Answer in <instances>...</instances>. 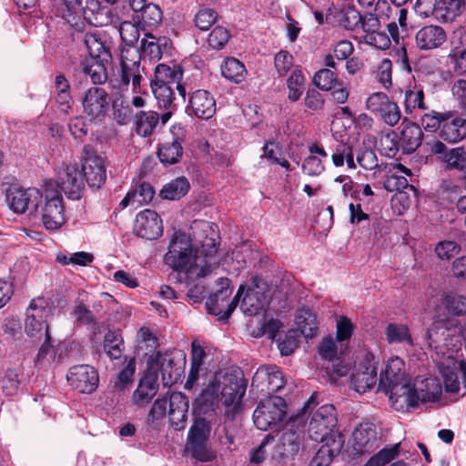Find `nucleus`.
Returning <instances> with one entry per match:
<instances>
[{"mask_svg": "<svg viewBox=\"0 0 466 466\" xmlns=\"http://www.w3.org/2000/svg\"><path fill=\"white\" fill-rule=\"evenodd\" d=\"M453 323L451 320L438 319L433 321L426 332V340L430 348H438L441 339L450 336L451 327Z\"/></svg>", "mask_w": 466, "mask_h": 466, "instance_id": "obj_37", "label": "nucleus"}, {"mask_svg": "<svg viewBox=\"0 0 466 466\" xmlns=\"http://www.w3.org/2000/svg\"><path fill=\"white\" fill-rule=\"evenodd\" d=\"M218 391L219 385L208 384L195 400L193 403L194 413L200 417L213 412L218 407Z\"/></svg>", "mask_w": 466, "mask_h": 466, "instance_id": "obj_27", "label": "nucleus"}, {"mask_svg": "<svg viewBox=\"0 0 466 466\" xmlns=\"http://www.w3.org/2000/svg\"><path fill=\"white\" fill-rule=\"evenodd\" d=\"M404 366L402 359L391 357L380 373L379 383V390L389 395L392 407L399 411H407V404L414 401L411 395H409L411 383Z\"/></svg>", "mask_w": 466, "mask_h": 466, "instance_id": "obj_2", "label": "nucleus"}, {"mask_svg": "<svg viewBox=\"0 0 466 466\" xmlns=\"http://www.w3.org/2000/svg\"><path fill=\"white\" fill-rule=\"evenodd\" d=\"M245 392L246 384L243 379L227 375L224 377L221 389L219 388L218 400L225 407L236 410L240 406Z\"/></svg>", "mask_w": 466, "mask_h": 466, "instance_id": "obj_12", "label": "nucleus"}, {"mask_svg": "<svg viewBox=\"0 0 466 466\" xmlns=\"http://www.w3.org/2000/svg\"><path fill=\"white\" fill-rule=\"evenodd\" d=\"M230 34L228 30L223 26H216L209 34L208 44L213 49H222L228 42Z\"/></svg>", "mask_w": 466, "mask_h": 466, "instance_id": "obj_62", "label": "nucleus"}, {"mask_svg": "<svg viewBox=\"0 0 466 466\" xmlns=\"http://www.w3.org/2000/svg\"><path fill=\"white\" fill-rule=\"evenodd\" d=\"M82 164V174L90 187L99 188L106 178L105 159L94 152H86Z\"/></svg>", "mask_w": 466, "mask_h": 466, "instance_id": "obj_16", "label": "nucleus"}, {"mask_svg": "<svg viewBox=\"0 0 466 466\" xmlns=\"http://www.w3.org/2000/svg\"><path fill=\"white\" fill-rule=\"evenodd\" d=\"M52 308L45 298L34 299L26 309L25 331L34 340L40 341L43 338L51 339L48 321L52 316Z\"/></svg>", "mask_w": 466, "mask_h": 466, "instance_id": "obj_3", "label": "nucleus"}, {"mask_svg": "<svg viewBox=\"0 0 466 466\" xmlns=\"http://www.w3.org/2000/svg\"><path fill=\"white\" fill-rule=\"evenodd\" d=\"M221 74L225 78L238 84L245 79L247 70L238 59L228 57L221 65Z\"/></svg>", "mask_w": 466, "mask_h": 466, "instance_id": "obj_39", "label": "nucleus"}, {"mask_svg": "<svg viewBox=\"0 0 466 466\" xmlns=\"http://www.w3.org/2000/svg\"><path fill=\"white\" fill-rule=\"evenodd\" d=\"M139 12L142 23L149 27H157L163 20L162 10L156 4H147Z\"/></svg>", "mask_w": 466, "mask_h": 466, "instance_id": "obj_53", "label": "nucleus"}, {"mask_svg": "<svg viewBox=\"0 0 466 466\" xmlns=\"http://www.w3.org/2000/svg\"><path fill=\"white\" fill-rule=\"evenodd\" d=\"M150 86L155 96V98L157 101L158 106L165 109L172 108L173 101L175 99V87L153 82L150 83Z\"/></svg>", "mask_w": 466, "mask_h": 466, "instance_id": "obj_46", "label": "nucleus"}, {"mask_svg": "<svg viewBox=\"0 0 466 466\" xmlns=\"http://www.w3.org/2000/svg\"><path fill=\"white\" fill-rule=\"evenodd\" d=\"M118 33L122 42L127 46H131L136 44L140 36L139 28L130 21H124L118 26Z\"/></svg>", "mask_w": 466, "mask_h": 466, "instance_id": "obj_56", "label": "nucleus"}, {"mask_svg": "<svg viewBox=\"0 0 466 466\" xmlns=\"http://www.w3.org/2000/svg\"><path fill=\"white\" fill-rule=\"evenodd\" d=\"M82 105L84 112L91 119H101L107 111L108 95L101 87H90L85 92Z\"/></svg>", "mask_w": 466, "mask_h": 466, "instance_id": "obj_17", "label": "nucleus"}, {"mask_svg": "<svg viewBox=\"0 0 466 466\" xmlns=\"http://www.w3.org/2000/svg\"><path fill=\"white\" fill-rule=\"evenodd\" d=\"M113 117L118 125H127L133 117L130 102L124 97H116L113 101Z\"/></svg>", "mask_w": 466, "mask_h": 466, "instance_id": "obj_44", "label": "nucleus"}, {"mask_svg": "<svg viewBox=\"0 0 466 466\" xmlns=\"http://www.w3.org/2000/svg\"><path fill=\"white\" fill-rule=\"evenodd\" d=\"M186 450L194 459L202 462L211 461L215 458L208 441H187Z\"/></svg>", "mask_w": 466, "mask_h": 466, "instance_id": "obj_47", "label": "nucleus"}, {"mask_svg": "<svg viewBox=\"0 0 466 466\" xmlns=\"http://www.w3.org/2000/svg\"><path fill=\"white\" fill-rule=\"evenodd\" d=\"M337 415L335 407L326 404L319 407L312 415L309 424V435L317 442L333 443V440H342L341 435L335 431Z\"/></svg>", "mask_w": 466, "mask_h": 466, "instance_id": "obj_5", "label": "nucleus"}, {"mask_svg": "<svg viewBox=\"0 0 466 466\" xmlns=\"http://www.w3.org/2000/svg\"><path fill=\"white\" fill-rule=\"evenodd\" d=\"M104 350L111 360H118L123 353V339L119 330H108L104 336Z\"/></svg>", "mask_w": 466, "mask_h": 466, "instance_id": "obj_42", "label": "nucleus"}, {"mask_svg": "<svg viewBox=\"0 0 466 466\" xmlns=\"http://www.w3.org/2000/svg\"><path fill=\"white\" fill-rule=\"evenodd\" d=\"M274 66L279 76H286L293 66L292 55L286 50H280L275 55Z\"/></svg>", "mask_w": 466, "mask_h": 466, "instance_id": "obj_64", "label": "nucleus"}, {"mask_svg": "<svg viewBox=\"0 0 466 466\" xmlns=\"http://www.w3.org/2000/svg\"><path fill=\"white\" fill-rule=\"evenodd\" d=\"M5 198L8 207L15 213L24 214L29 211L34 214L37 201L42 198V192L35 187L23 188L14 186L6 189Z\"/></svg>", "mask_w": 466, "mask_h": 466, "instance_id": "obj_7", "label": "nucleus"}, {"mask_svg": "<svg viewBox=\"0 0 466 466\" xmlns=\"http://www.w3.org/2000/svg\"><path fill=\"white\" fill-rule=\"evenodd\" d=\"M383 171L390 174L383 183V187L387 191H401L409 187V182L405 176H411V171L402 164L385 163Z\"/></svg>", "mask_w": 466, "mask_h": 466, "instance_id": "obj_25", "label": "nucleus"}, {"mask_svg": "<svg viewBox=\"0 0 466 466\" xmlns=\"http://www.w3.org/2000/svg\"><path fill=\"white\" fill-rule=\"evenodd\" d=\"M353 449L358 454L370 453L380 445L377 428L373 423H360L352 433Z\"/></svg>", "mask_w": 466, "mask_h": 466, "instance_id": "obj_15", "label": "nucleus"}, {"mask_svg": "<svg viewBox=\"0 0 466 466\" xmlns=\"http://www.w3.org/2000/svg\"><path fill=\"white\" fill-rule=\"evenodd\" d=\"M356 160L358 164L367 170L378 168L383 170L385 163L379 164L375 152L366 147L359 148L356 153Z\"/></svg>", "mask_w": 466, "mask_h": 466, "instance_id": "obj_49", "label": "nucleus"}, {"mask_svg": "<svg viewBox=\"0 0 466 466\" xmlns=\"http://www.w3.org/2000/svg\"><path fill=\"white\" fill-rule=\"evenodd\" d=\"M190 109L198 118L209 119L216 112V102L214 97L206 90H197L191 95Z\"/></svg>", "mask_w": 466, "mask_h": 466, "instance_id": "obj_26", "label": "nucleus"}, {"mask_svg": "<svg viewBox=\"0 0 466 466\" xmlns=\"http://www.w3.org/2000/svg\"><path fill=\"white\" fill-rule=\"evenodd\" d=\"M367 108L390 127L396 126L401 116L397 103L391 101L383 92L371 94L366 101Z\"/></svg>", "mask_w": 466, "mask_h": 466, "instance_id": "obj_9", "label": "nucleus"}, {"mask_svg": "<svg viewBox=\"0 0 466 466\" xmlns=\"http://www.w3.org/2000/svg\"><path fill=\"white\" fill-rule=\"evenodd\" d=\"M305 77L299 69H294L287 80L288 97L290 101H298L302 94Z\"/></svg>", "mask_w": 466, "mask_h": 466, "instance_id": "obj_52", "label": "nucleus"}, {"mask_svg": "<svg viewBox=\"0 0 466 466\" xmlns=\"http://www.w3.org/2000/svg\"><path fill=\"white\" fill-rule=\"evenodd\" d=\"M446 40L445 31L439 25H426L416 33V44L420 49H434Z\"/></svg>", "mask_w": 466, "mask_h": 466, "instance_id": "obj_28", "label": "nucleus"}, {"mask_svg": "<svg viewBox=\"0 0 466 466\" xmlns=\"http://www.w3.org/2000/svg\"><path fill=\"white\" fill-rule=\"evenodd\" d=\"M134 231L142 238L156 239L162 235V221L156 211L142 210L136 216Z\"/></svg>", "mask_w": 466, "mask_h": 466, "instance_id": "obj_13", "label": "nucleus"}, {"mask_svg": "<svg viewBox=\"0 0 466 466\" xmlns=\"http://www.w3.org/2000/svg\"><path fill=\"white\" fill-rule=\"evenodd\" d=\"M158 387L157 375L151 372L147 373L140 379L137 388L133 392V403L138 407H145L156 396Z\"/></svg>", "mask_w": 466, "mask_h": 466, "instance_id": "obj_24", "label": "nucleus"}, {"mask_svg": "<svg viewBox=\"0 0 466 466\" xmlns=\"http://www.w3.org/2000/svg\"><path fill=\"white\" fill-rule=\"evenodd\" d=\"M143 57L140 48L131 46L123 47L121 51V82L127 86L132 81L134 89L140 87L142 68L140 61Z\"/></svg>", "mask_w": 466, "mask_h": 466, "instance_id": "obj_8", "label": "nucleus"}, {"mask_svg": "<svg viewBox=\"0 0 466 466\" xmlns=\"http://www.w3.org/2000/svg\"><path fill=\"white\" fill-rule=\"evenodd\" d=\"M171 47L172 42L169 38L157 37L152 34H145L140 45L143 57L153 61H158L164 55L169 54Z\"/></svg>", "mask_w": 466, "mask_h": 466, "instance_id": "obj_22", "label": "nucleus"}, {"mask_svg": "<svg viewBox=\"0 0 466 466\" xmlns=\"http://www.w3.org/2000/svg\"><path fill=\"white\" fill-rule=\"evenodd\" d=\"M342 440H333V443H325L313 457L310 466H329L333 458L342 447Z\"/></svg>", "mask_w": 466, "mask_h": 466, "instance_id": "obj_38", "label": "nucleus"}, {"mask_svg": "<svg viewBox=\"0 0 466 466\" xmlns=\"http://www.w3.org/2000/svg\"><path fill=\"white\" fill-rule=\"evenodd\" d=\"M431 152L445 164L446 170H466V151L462 147L448 148L441 141L428 143Z\"/></svg>", "mask_w": 466, "mask_h": 466, "instance_id": "obj_11", "label": "nucleus"}, {"mask_svg": "<svg viewBox=\"0 0 466 466\" xmlns=\"http://www.w3.org/2000/svg\"><path fill=\"white\" fill-rule=\"evenodd\" d=\"M400 136V145L403 152L410 154L414 152L421 144L423 133L418 124L402 123Z\"/></svg>", "mask_w": 466, "mask_h": 466, "instance_id": "obj_32", "label": "nucleus"}, {"mask_svg": "<svg viewBox=\"0 0 466 466\" xmlns=\"http://www.w3.org/2000/svg\"><path fill=\"white\" fill-rule=\"evenodd\" d=\"M313 84L321 90L329 91L337 86L338 81L330 69L324 68L314 75Z\"/></svg>", "mask_w": 466, "mask_h": 466, "instance_id": "obj_55", "label": "nucleus"}, {"mask_svg": "<svg viewBox=\"0 0 466 466\" xmlns=\"http://www.w3.org/2000/svg\"><path fill=\"white\" fill-rule=\"evenodd\" d=\"M404 106L406 113H412L415 109H428L424 102V92L421 87L415 86L405 91Z\"/></svg>", "mask_w": 466, "mask_h": 466, "instance_id": "obj_45", "label": "nucleus"}, {"mask_svg": "<svg viewBox=\"0 0 466 466\" xmlns=\"http://www.w3.org/2000/svg\"><path fill=\"white\" fill-rule=\"evenodd\" d=\"M296 325L306 338H313L318 330L316 316L306 309H300L296 314Z\"/></svg>", "mask_w": 466, "mask_h": 466, "instance_id": "obj_41", "label": "nucleus"}, {"mask_svg": "<svg viewBox=\"0 0 466 466\" xmlns=\"http://www.w3.org/2000/svg\"><path fill=\"white\" fill-rule=\"evenodd\" d=\"M454 368L443 367L441 369V374L443 377L444 388L446 391L456 393L460 390V381L457 373V370L460 369L458 362L453 363Z\"/></svg>", "mask_w": 466, "mask_h": 466, "instance_id": "obj_60", "label": "nucleus"}, {"mask_svg": "<svg viewBox=\"0 0 466 466\" xmlns=\"http://www.w3.org/2000/svg\"><path fill=\"white\" fill-rule=\"evenodd\" d=\"M159 116L155 111H140L135 115V131L143 137L152 135L157 123Z\"/></svg>", "mask_w": 466, "mask_h": 466, "instance_id": "obj_36", "label": "nucleus"}, {"mask_svg": "<svg viewBox=\"0 0 466 466\" xmlns=\"http://www.w3.org/2000/svg\"><path fill=\"white\" fill-rule=\"evenodd\" d=\"M66 379L70 385L81 393L90 394L98 386L96 370L90 365H76L69 369Z\"/></svg>", "mask_w": 466, "mask_h": 466, "instance_id": "obj_10", "label": "nucleus"}, {"mask_svg": "<svg viewBox=\"0 0 466 466\" xmlns=\"http://www.w3.org/2000/svg\"><path fill=\"white\" fill-rule=\"evenodd\" d=\"M85 45L90 56V60H96L101 63L110 62L111 54L109 48L106 46L99 35L86 34L85 35Z\"/></svg>", "mask_w": 466, "mask_h": 466, "instance_id": "obj_35", "label": "nucleus"}, {"mask_svg": "<svg viewBox=\"0 0 466 466\" xmlns=\"http://www.w3.org/2000/svg\"><path fill=\"white\" fill-rule=\"evenodd\" d=\"M385 336L389 344H402L405 350L415 345L409 328L404 324L389 323L385 328Z\"/></svg>", "mask_w": 466, "mask_h": 466, "instance_id": "obj_34", "label": "nucleus"}, {"mask_svg": "<svg viewBox=\"0 0 466 466\" xmlns=\"http://www.w3.org/2000/svg\"><path fill=\"white\" fill-rule=\"evenodd\" d=\"M61 190L71 199H79L85 187L83 174L75 167H67L57 182Z\"/></svg>", "mask_w": 466, "mask_h": 466, "instance_id": "obj_23", "label": "nucleus"}, {"mask_svg": "<svg viewBox=\"0 0 466 466\" xmlns=\"http://www.w3.org/2000/svg\"><path fill=\"white\" fill-rule=\"evenodd\" d=\"M171 133L172 141L160 144L157 149V157L164 165L177 163L183 155L184 128L180 125H175L171 127Z\"/></svg>", "mask_w": 466, "mask_h": 466, "instance_id": "obj_18", "label": "nucleus"}, {"mask_svg": "<svg viewBox=\"0 0 466 466\" xmlns=\"http://www.w3.org/2000/svg\"><path fill=\"white\" fill-rule=\"evenodd\" d=\"M167 398L166 396L157 398L151 406L147 414V422L150 426L157 424L167 413Z\"/></svg>", "mask_w": 466, "mask_h": 466, "instance_id": "obj_58", "label": "nucleus"}, {"mask_svg": "<svg viewBox=\"0 0 466 466\" xmlns=\"http://www.w3.org/2000/svg\"><path fill=\"white\" fill-rule=\"evenodd\" d=\"M259 380L267 382L266 389L262 388V390H266L268 394L279 392L285 385L282 372L276 367L259 368L253 377L252 385Z\"/></svg>", "mask_w": 466, "mask_h": 466, "instance_id": "obj_29", "label": "nucleus"}, {"mask_svg": "<svg viewBox=\"0 0 466 466\" xmlns=\"http://www.w3.org/2000/svg\"><path fill=\"white\" fill-rule=\"evenodd\" d=\"M377 382V370L371 363L361 365L351 374V385L360 393H364L375 386Z\"/></svg>", "mask_w": 466, "mask_h": 466, "instance_id": "obj_31", "label": "nucleus"}, {"mask_svg": "<svg viewBox=\"0 0 466 466\" xmlns=\"http://www.w3.org/2000/svg\"><path fill=\"white\" fill-rule=\"evenodd\" d=\"M440 137L450 143H456L466 137V119L456 116H444Z\"/></svg>", "mask_w": 466, "mask_h": 466, "instance_id": "obj_30", "label": "nucleus"}, {"mask_svg": "<svg viewBox=\"0 0 466 466\" xmlns=\"http://www.w3.org/2000/svg\"><path fill=\"white\" fill-rule=\"evenodd\" d=\"M183 71L181 66L177 65L169 66L165 64H159L155 69V77L151 82L175 87L178 94L185 98L186 88L181 83Z\"/></svg>", "mask_w": 466, "mask_h": 466, "instance_id": "obj_19", "label": "nucleus"}, {"mask_svg": "<svg viewBox=\"0 0 466 466\" xmlns=\"http://www.w3.org/2000/svg\"><path fill=\"white\" fill-rule=\"evenodd\" d=\"M195 226H199L201 230L206 233L201 247L193 254L189 235L182 231H176L170 241L168 251L164 257V261L173 270L178 272L187 273L194 267L199 268L197 276L204 278L219 264L217 258L218 236L208 222H195Z\"/></svg>", "mask_w": 466, "mask_h": 466, "instance_id": "obj_1", "label": "nucleus"}, {"mask_svg": "<svg viewBox=\"0 0 466 466\" xmlns=\"http://www.w3.org/2000/svg\"><path fill=\"white\" fill-rule=\"evenodd\" d=\"M134 202H136L137 208L138 206L148 204L154 198L155 190L153 187L146 182L137 185L135 188L130 190Z\"/></svg>", "mask_w": 466, "mask_h": 466, "instance_id": "obj_59", "label": "nucleus"}, {"mask_svg": "<svg viewBox=\"0 0 466 466\" xmlns=\"http://www.w3.org/2000/svg\"><path fill=\"white\" fill-rule=\"evenodd\" d=\"M37 202L34 215L40 218L46 230L55 231L66 223L65 206L59 192L46 189Z\"/></svg>", "mask_w": 466, "mask_h": 466, "instance_id": "obj_4", "label": "nucleus"}, {"mask_svg": "<svg viewBox=\"0 0 466 466\" xmlns=\"http://www.w3.org/2000/svg\"><path fill=\"white\" fill-rule=\"evenodd\" d=\"M263 308V303L258 299L257 293H247L242 299L240 309L248 316L257 315Z\"/></svg>", "mask_w": 466, "mask_h": 466, "instance_id": "obj_63", "label": "nucleus"}, {"mask_svg": "<svg viewBox=\"0 0 466 466\" xmlns=\"http://www.w3.org/2000/svg\"><path fill=\"white\" fill-rule=\"evenodd\" d=\"M449 314L462 316L466 314V298L455 293L446 294L442 301Z\"/></svg>", "mask_w": 466, "mask_h": 466, "instance_id": "obj_51", "label": "nucleus"}, {"mask_svg": "<svg viewBox=\"0 0 466 466\" xmlns=\"http://www.w3.org/2000/svg\"><path fill=\"white\" fill-rule=\"evenodd\" d=\"M109 63H101L96 60H87L82 65L83 73L89 76L94 85L104 84L107 80L106 66Z\"/></svg>", "mask_w": 466, "mask_h": 466, "instance_id": "obj_43", "label": "nucleus"}, {"mask_svg": "<svg viewBox=\"0 0 466 466\" xmlns=\"http://www.w3.org/2000/svg\"><path fill=\"white\" fill-rule=\"evenodd\" d=\"M138 347L147 350L146 353L154 352L158 346V339L154 335L148 328L142 327L137 335Z\"/></svg>", "mask_w": 466, "mask_h": 466, "instance_id": "obj_61", "label": "nucleus"}, {"mask_svg": "<svg viewBox=\"0 0 466 466\" xmlns=\"http://www.w3.org/2000/svg\"><path fill=\"white\" fill-rule=\"evenodd\" d=\"M441 385L436 378H427L420 383L410 384V392L414 401L407 404V411L410 408H416L419 402H434L439 400L441 395Z\"/></svg>", "mask_w": 466, "mask_h": 466, "instance_id": "obj_14", "label": "nucleus"}, {"mask_svg": "<svg viewBox=\"0 0 466 466\" xmlns=\"http://www.w3.org/2000/svg\"><path fill=\"white\" fill-rule=\"evenodd\" d=\"M136 370L135 359L128 360L126 366L118 372L115 379L111 380L113 387L116 390H123L133 380Z\"/></svg>", "mask_w": 466, "mask_h": 466, "instance_id": "obj_50", "label": "nucleus"}, {"mask_svg": "<svg viewBox=\"0 0 466 466\" xmlns=\"http://www.w3.org/2000/svg\"><path fill=\"white\" fill-rule=\"evenodd\" d=\"M84 19L91 25L103 26L108 22V9L102 6L99 0H86V5L80 7Z\"/></svg>", "mask_w": 466, "mask_h": 466, "instance_id": "obj_33", "label": "nucleus"}, {"mask_svg": "<svg viewBox=\"0 0 466 466\" xmlns=\"http://www.w3.org/2000/svg\"><path fill=\"white\" fill-rule=\"evenodd\" d=\"M286 401L279 396L261 400L253 412V421L261 431H267L283 421L286 416Z\"/></svg>", "mask_w": 466, "mask_h": 466, "instance_id": "obj_6", "label": "nucleus"}, {"mask_svg": "<svg viewBox=\"0 0 466 466\" xmlns=\"http://www.w3.org/2000/svg\"><path fill=\"white\" fill-rule=\"evenodd\" d=\"M211 431L210 422L202 417H198L189 429L187 441H208Z\"/></svg>", "mask_w": 466, "mask_h": 466, "instance_id": "obj_48", "label": "nucleus"}, {"mask_svg": "<svg viewBox=\"0 0 466 466\" xmlns=\"http://www.w3.org/2000/svg\"><path fill=\"white\" fill-rule=\"evenodd\" d=\"M400 443L384 448L372 456L364 466H384L399 455Z\"/></svg>", "mask_w": 466, "mask_h": 466, "instance_id": "obj_57", "label": "nucleus"}, {"mask_svg": "<svg viewBox=\"0 0 466 466\" xmlns=\"http://www.w3.org/2000/svg\"><path fill=\"white\" fill-rule=\"evenodd\" d=\"M300 446L301 441L296 431H284L273 448L271 458L278 461L293 458Z\"/></svg>", "mask_w": 466, "mask_h": 466, "instance_id": "obj_20", "label": "nucleus"}, {"mask_svg": "<svg viewBox=\"0 0 466 466\" xmlns=\"http://www.w3.org/2000/svg\"><path fill=\"white\" fill-rule=\"evenodd\" d=\"M190 184L185 177H179L166 184L160 195L165 199L176 200L184 197L189 190Z\"/></svg>", "mask_w": 466, "mask_h": 466, "instance_id": "obj_40", "label": "nucleus"}, {"mask_svg": "<svg viewBox=\"0 0 466 466\" xmlns=\"http://www.w3.org/2000/svg\"><path fill=\"white\" fill-rule=\"evenodd\" d=\"M168 402V416L172 428L175 431L185 429L188 411V400L187 396L181 392H173L169 396Z\"/></svg>", "mask_w": 466, "mask_h": 466, "instance_id": "obj_21", "label": "nucleus"}, {"mask_svg": "<svg viewBox=\"0 0 466 466\" xmlns=\"http://www.w3.org/2000/svg\"><path fill=\"white\" fill-rule=\"evenodd\" d=\"M218 18V13L211 8H200L195 15L194 24L202 30H208Z\"/></svg>", "mask_w": 466, "mask_h": 466, "instance_id": "obj_54", "label": "nucleus"}]
</instances>
